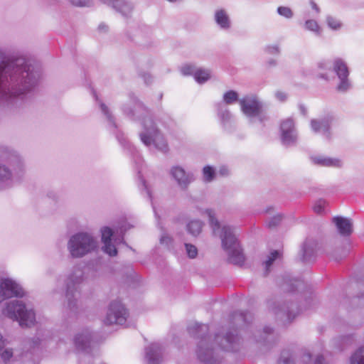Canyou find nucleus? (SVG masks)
<instances>
[{"mask_svg":"<svg viewBox=\"0 0 364 364\" xmlns=\"http://www.w3.org/2000/svg\"><path fill=\"white\" fill-rule=\"evenodd\" d=\"M40 344V338L35 336L25 341L26 351L14 350L0 333V363L11 362L12 364H37L34 359V351Z\"/></svg>","mask_w":364,"mask_h":364,"instance_id":"nucleus-6","label":"nucleus"},{"mask_svg":"<svg viewBox=\"0 0 364 364\" xmlns=\"http://www.w3.org/2000/svg\"><path fill=\"white\" fill-rule=\"evenodd\" d=\"M342 341L345 343H348L351 341L352 337L350 336H345L341 338Z\"/></svg>","mask_w":364,"mask_h":364,"instance_id":"nucleus-62","label":"nucleus"},{"mask_svg":"<svg viewBox=\"0 0 364 364\" xmlns=\"http://www.w3.org/2000/svg\"><path fill=\"white\" fill-rule=\"evenodd\" d=\"M353 304H358V306H364V292L357 295L353 299Z\"/></svg>","mask_w":364,"mask_h":364,"instance_id":"nucleus-49","label":"nucleus"},{"mask_svg":"<svg viewBox=\"0 0 364 364\" xmlns=\"http://www.w3.org/2000/svg\"><path fill=\"white\" fill-rule=\"evenodd\" d=\"M215 176V171L213 167L210 166H205L203 169V180L205 182H210L213 180Z\"/></svg>","mask_w":364,"mask_h":364,"instance_id":"nucleus-35","label":"nucleus"},{"mask_svg":"<svg viewBox=\"0 0 364 364\" xmlns=\"http://www.w3.org/2000/svg\"><path fill=\"white\" fill-rule=\"evenodd\" d=\"M282 142L285 146L294 145L297 139V134L292 118H287L280 124Z\"/></svg>","mask_w":364,"mask_h":364,"instance_id":"nucleus-14","label":"nucleus"},{"mask_svg":"<svg viewBox=\"0 0 364 364\" xmlns=\"http://www.w3.org/2000/svg\"><path fill=\"white\" fill-rule=\"evenodd\" d=\"M3 314L14 321H18L21 326L31 327L35 323L34 311L27 308L21 301L13 300L7 302Z\"/></svg>","mask_w":364,"mask_h":364,"instance_id":"nucleus-8","label":"nucleus"},{"mask_svg":"<svg viewBox=\"0 0 364 364\" xmlns=\"http://www.w3.org/2000/svg\"><path fill=\"white\" fill-rule=\"evenodd\" d=\"M72 258H82L97 248V241L91 234L80 232L73 235L67 244Z\"/></svg>","mask_w":364,"mask_h":364,"instance_id":"nucleus-7","label":"nucleus"},{"mask_svg":"<svg viewBox=\"0 0 364 364\" xmlns=\"http://www.w3.org/2000/svg\"><path fill=\"white\" fill-rule=\"evenodd\" d=\"M310 5L312 8V9H314L316 13H319L320 11V9L318 8V6H317V4L314 1H310Z\"/></svg>","mask_w":364,"mask_h":364,"instance_id":"nucleus-59","label":"nucleus"},{"mask_svg":"<svg viewBox=\"0 0 364 364\" xmlns=\"http://www.w3.org/2000/svg\"><path fill=\"white\" fill-rule=\"evenodd\" d=\"M333 70L340 80L336 89L339 92H346L350 89L351 84L348 79L349 70L346 62L340 58L333 61Z\"/></svg>","mask_w":364,"mask_h":364,"instance_id":"nucleus-13","label":"nucleus"},{"mask_svg":"<svg viewBox=\"0 0 364 364\" xmlns=\"http://www.w3.org/2000/svg\"><path fill=\"white\" fill-rule=\"evenodd\" d=\"M292 305V304H290V306L289 304H284L278 308H274V314L277 316L282 314L283 316H287V318L289 321H291L296 316V314L293 315L291 314V309Z\"/></svg>","mask_w":364,"mask_h":364,"instance_id":"nucleus-28","label":"nucleus"},{"mask_svg":"<svg viewBox=\"0 0 364 364\" xmlns=\"http://www.w3.org/2000/svg\"><path fill=\"white\" fill-rule=\"evenodd\" d=\"M188 333L198 339L196 354L198 360L205 364H218V360L214 355V346L217 345L221 350L228 352L238 350L240 338L237 328L233 326L225 328L215 333L213 340L209 335V326L206 324L193 323L188 326Z\"/></svg>","mask_w":364,"mask_h":364,"instance_id":"nucleus-2","label":"nucleus"},{"mask_svg":"<svg viewBox=\"0 0 364 364\" xmlns=\"http://www.w3.org/2000/svg\"><path fill=\"white\" fill-rule=\"evenodd\" d=\"M326 22L328 27L333 30L340 29L342 25L339 20L332 16H328L326 17Z\"/></svg>","mask_w":364,"mask_h":364,"instance_id":"nucleus-40","label":"nucleus"},{"mask_svg":"<svg viewBox=\"0 0 364 364\" xmlns=\"http://www.w3.org/2000/svg\"><path fill=\"white\" fill-rule=\"evenodd\" d=\"M231 321L233 324L240 325V328L247 326L253 318L252 314L250 312L235 311L230 316Z\"/></svg>","mask_w":364,"mask_h":364,"instance_id":"nucleus-24","label":"nucleus"},{"mask_svg":"<svg viewBox=\"0 0 364 364\" xmlns=\"http://www.w3.org/2000/svg\"><path fill=\"white\" fill-rule=\"evenodd\" d=\"M70 2L76 6H90V0H69Z\"/></svg>","mask_w":364,"mask_h":364,"instance_id":"nucleus-48","label":"nucleus"},{"mask_svg":"<svg viewBox=\"0 0 364 364\" xmlns=\"http://www.w3.org/2000/svg\"><path fill=\"white\" fill-rule=\"evenodd\" d=\"M275 96L277 97V100H279V101H284L286 99H287V95L284 92H280V91H278L275 93Z\"/></svg>","mask_w":364,"mask_h":364,"instance_id":"nucleus-54","label":"nucleus"},{"mask_svg":"<svg viewBox=\"0 0 364 364\" xmlns=\"http://www.w3.org/2000/svg\"><path fill=\"white\" fill-rule=\"evenodd\" d=\"M302 360L304 363H309L311 360V355L309 353H304L302 355Z\"/></svg>","mask_w":364,"mask_h":364,"instance_id":"nucleus-56","label":"nucleus"},{"mask_svg":"<svg viewBox=\"0 0 364 364\" xmlns=\"http://www.w3.org/2000/svg\"><path fill=\"white\" fill-rule=\"evenodd\" d=\"M350 364H364V347L359 348L350 357Z\"/></svg>","mask_w":364,"mask_h":364,"instance_id":"nucleus-31","label":"nucleus"},{"mask_svg":"<svg viewBox=\"0 0 364 364\" xmlns=\"http://www.w3.org/2000/svg\"><path fill=\"white\" fill-rule=\"evenodd\" d=\"M242 112L249 119L250 123L257 119L260 123L268 117L263 112V103L255 95L245 96L239 100Z\"/></svg>","mask_w":364,"mask_h":364,"instance_id":"nucleus-9","label":"nucleus"},{"mask_svg":"<svg viewBox=\"0 0 364 364\" xmlns=\"http://www.w3.org/2000/svg\"><path fill=\"white\" fill-rule=\"evenodd\" d=\"M318 77L321 78V79H323L325 80H329V77L327 75L326 73H320L318 74Z\"/></svg>","mask_w":364,"mask_h":364,"instance_id":"nucleus-60","label":"nucleus"},{"mask_svg":"<svg viewBox=\"0 0 364 364\" xmlns=\"http://www.w3.org/2000/svg\"><path fill=\"white\" fill-rule=\"evenodd\" d=\"M339 234L344 237L349 236L353 232L352 223L350 219L336 216L333 218Z\"/></svg>","mask_w":364,"mask_h":364,"instance_id":"nucleus-21","label":"nucleus"},{"mask_svg":"<svg viewBox=\"0 0 364 364\" xmlns=\"http://www.w3.org/2000/svg\"><path fill=\"white\" fill-rule=\"evenodd\" d=\"M141 186H143V188H144V190L146 191L149 198H150V200H151V192L146 185V181L143 178H141Z\"/></svg>","mask_w":364,"mask_h":364,"instance_id":"nucleus-53","label":"nucleus"},{"mask_svg":"<svg viewBox=\"0 0 364 364\" xmlns=\"http://www.w3.org/2000/svg\"><path fill=\"white\" fill-rule=\"evenodd\" d=\"M91 92H92V96H93V97L95 98V100L96 101H98L99 100H98V97H97V95L96 92H95L93 89H92Z\"/></svg>","mask_w":364,"mask_h":364,"instance_id":"nucleus-64","label":"nucleus"},{"mask_svg":"<svg viewBox=\"0 0 364 364\" xmlns=\"http://www.w3.org/2000/svg\"><path fill=\"white\" fill-rule=\"evenodd\" d=\"M102 241V242L112 241V237L113 236L114 232L109 227H103L101 229Z\"/></svg>","mask_w":364,"mask_h":364,"instance_id":"nucleus-41","label":"nucleus"},{"mask_svg":"<svg viewBox=\"0 0 364 364\" xmlns=\"http://www.w3.org/2000/svg\"><path fill=\"white\" fill-rule=\"evenodd\" d=\"M277 13L284 18H291L293 16V12L290 8L287 6H279L277 9Z\"/></svg>","mask_w":364,"mask_h":364,"instance_id":"nucleus-42","label":"nucleus"},{"mask_svg":"<svg viewBox=\"0 0 364 364\" xmlns=\"http://www.w3.org/2000/svg\"><path fill=\"white\" fill-rule=\"evenodd\" d=\"M238 100V94L234 90H229L224 93L223 101L228 105L233 104Z\"/></svg>","mask_w":364,"mask_h":364,"instance_id":"nucleus-34","label":"nucleus"},{"mask_svg":"<svg viewBox=\"0 0 364 364\" xmlns=\"http://www.w3.org/2000/svg\"><path fill=\"white\" fill-rule=\"evenodd\" d=\"M98 30L100 31H106L107 30V27L106 25L101 23L98 26Z\"/></svg>","mask_w":364,"mask_h":364,"instance_id":"nucleus-61","label":"nucleus"},{"mask_svg":"<svg viewBox=\"0 0 364 364\" xmlns=\"http://www.w3.org/2000/svg\"><path fill=\"white\" fill-rule=\"evenodd\" d=\"M299 109H300L301 113L303 115H306V107L304 105H300L299 106Z\"/></svg>","mask_w":364,"mask_h":364,"instance_id":"nucleus-63","label":"nucleus"},{"mask_svg":"<svg viewBox=\"0 0 364 364\" xmlns=\"http://www.w3.org/2000/svg\"><path fill=\"white\" fill-rule=\"evenodd\" d=\"M100 107L101 110L103 112V114L106 116L108 122L110 123L111 126L114 129H117V125L114 122L112 115L111 114V113L109 111L108 107L104 103H102L101 102H100Z\"/></svg>","mask_w":364,"mask_h":364,"instance_id":"nucleus-36","label":"nucleus"},{"mask_svg":"<svg viewBox=\"0 0 364 364\" xmlns=\"http://www.w3.org/2000/svg\"><path fill=\"white\" fill-rule=\"evenodd\" d=\"M318 68L322 70H326L330 68V66L327 62L321 61L318 63Z\"/></svg>","mask_w":364,"mask_h":364,"instance_id":"nucleus-51","label":"nucleus"},{"mask_svg":"<svg viewBox=\"0 0 364 364\" xmlns=\"http://www.w3.org/2000/svg\"><path fill=\"white\" fill-rule=\"evenodd\" d=\"M142 78L144 80L146 84H149L151 82V76L149 73H144L141 75Z\"/></svg>","mask_w":364,"mask_h":364,"instance_id":"nucleus-57","label":"nucleus"},{"mask_svg":"<svg viewBox=\"0 0 364 364\" xmlns=\"http://www.w3.org/2000/svg\"><path fill=\"white\" fill-rule=\"evenodd\" d=\"M116 137L121 145L132 155L135 162L140 163L141 161V156L136 148L125 139L124 134L117 132Z\"/></svg>","mask_w":364,"mask_h":364,"instance_id":"nucleus-23","label":"nucleus"},{"mask_svg":"<svg viewBox=\"0 0 364 364\" xmlns=\"http://www.w3.org/2000/svg\"><path fill=\"white\" fill-rule=\"evenodd\" d=\"M311 160L314 164L320 166L338 168L342 166L341 160L325 156H314L311 157Z\"/></svg>","mask_w":364,"mask_h":364,"instance_id":"nucleus-22","label":"nucleus"},{"mask_svg":"<svg viewBox=\"0 0 364 364\" xmlns=\"http://www.w3.org/2000/svg\"><path fill=\"white\" fill-rule=\"evenodd\" d=\"M129 228H130L129 225H127V224L123 223L116 229V232L119 234V236L118 237L114 238V242L117 245L122 243V244L125 245L126 246H127V244L124 242V235L125 232Z\"/></svg>","mask_w":364,"mask_h":364,"instance_id":"nucleus-32","label":"nucleus"},{"mask_svg":"<svg viewBox=\"0 0 364 364\" xmlns=\"http://www.w3.org/2000/svg\"><path fill=\"white\" fill-rule=\"evenodd\" d=\"M317 242L312 238H307L304 242L301 252V260L304 262H311L316 257Z\"/></svg>","mask_w":364,"mask_h":364,"instance_id":"nucleus-18","label":"nucleus"},{"mask_svg":"<svg viewBox=\"0 0 364 364\" xmlns=\"http://www.w3.org/2000/svg\"><path fill=\"white\" fill-rule=\"evenodd\" d=\"M198 69L193 65H186L181 69V72L183 75H193L195 76V72Z\"/></svg>","mask_w":364,"mask_h":364,"instance_id":"nucleus-43","label":"nucleus"},{"mask_svg":"<svg viewBox=\"0 0 364 364\" xmlns=\"http://www.w3.org/2000/svg\"><path fill=\"white\" fill-rule=\"evenodd\" d=\"M170 173L181 188L183 190L186 189L188 186L193 180L192 174L186 173L182 167L178 166L172 167Z\"/></svg>","mask_w":364,"mask_h":364,"instance_id":"nucleus-17","label":"nucleus"},{"mask_svg":"<svg viewBox=\"0 0 364 364\" xmlns=\"http://www.w3.org/2000/svg\"><path fill=\"white\" fill-rule=\"evenodd\" d=\"M203 223L199 220L190 221L187 225L188 232L193 236L198 235L202 230Z\"/></svg>","mask_w":364,"mask_h":364,"instance_id":"nucleus-29","label":"nucleus"},{"mask_svg":"<svg viewBox=\"0 0 364 364\" xmlns=\"http://www.w3.org/2000/svg\"><path fill=\"white\" fill-rule=\"evenodd\" d=\"M205 213L209 218V224L213 235H218L221 239L223 247L228 256V261L234 264H243L245 255L235 236L234 228L229 225H224L220 228V223L215 218L213 210L207 209Z\"/></svg>","mask_w":364,"mask_h":364,"instance_id":"nucleus-4","label":"nucleus"},{"mask_svg":"<svg viewBox=\"0 0 364 364\" xmlns=\"http://www.w3.org/2000/svg\"><path fill=\"white\" fill-rule=\"evenodd\" d=\"M332 120L331 116H327L321 120L312 119L311 121V129L315 133L321 134L326 139H330V127Z\"/></svg>","mask_w":364,"mask_h":364,"instance_id":"nucleus-16","label":"nucleus"},{"mask_svg":"<svg viewBox=\"0 0 364 364\" xmlns=\"http://www.w3.org/2000/svg\"><path fill=\"white\" fill-rule=\"evenodd\" d=\"M283 286L286 291L293 292L301 286H304V282L300 279L292 278L290 276H287L284 278Z\"/></svg>","mask_w":364,"mask_h":364,"instance_id":"nucleus-25","label":"nucleus"},{"mask_svg":"<svg viewBox=\"0 0 364 364\" xmlns=\"http://www.w3.org/2000/svg\"><path fill=\"white\" fill-rule=\"evenodd\" d=\"M217 109L218 115L222 124L225 126L226 124L230 122L232 117L231 114L222 102L217 105Z\"/></svg>","mask_w":364,"mask_h":364,"instance_id":"nucleus-27","label":"nucleus"},{"mask_svg":"<svg viewBox=\"0 0 364 364\" xmlns=\"http://www.w3.org/2000/svg\"><path fill=\"white\" fill-rule=\"evenodd\" d=\"M128 311L120 301L116 300L110 303L104 323L107 325H124L128 317Z\"/></svg>","mask_w":364,"mask_h":364,"instance_id":"nucleus-11","label":"nucleus"},{"mask_svg":"<svg viewBox=\"0 0 364 364\" xmlns=\"http://www.w3.org/2000/svg\"><path fill=\"white\" fill-rule=\"evenodd\" d=\"M304 26L306 30L312 31L317 35L320 34L321 29L318 23L316 21L307 20L305 22Z\"/></svg>","mask_w":364,"mask_h":364,"instance_id":"nucleus-37","label":"nucleus"},{"mask_svg":"<svg viewBox=\"0 0 364 364\" xmlns=\"http://www.w3.org/2000/svg\"><path fill=\"white\" fill-rule=\"evenodd\" d=\"M210 77V72L208 69L198 68L195 72V80L200 84L206 82Z\"/></svg>","mask_w":364,"mask_h":364,"instance_id":"nucleus-30","label":"nucleus"},{"mask_svg":"<svg viewBox=\"0 0 364 364\" xmlns=\"http://www.w3.org/2000/svg\"><path fill=\"white\" fill-rule=\"evenodd\" d=\"M171 241V239L168 235H164L160 238V242L161 244H164L168 245Z\"/></svg>","mask_w":364,"mask_h":364,"instance_id":"nucleus-52","label":"nucleus"},{"mask_svg":"<svg viewBox=\"0 0 364 364\" xmlns=\"http://www.w3.org/2000/svg\"><path fill=\"white\" fill-rule=\"evenodd\" d=\"M23 174V165L19 156L7 147H0V189L18 183Z\"/></svg>","mask_w":364,"mask_h":364,"instance_id":"nucleus-5","label":"nucleus"},{"mask_svg":"<svg viewBox=\"0 0 364 364\" xmlns=\"http://www.w3.org/2000/svg\"><path fill=\"white\" fill-rule=\"evenodd\" d=\"M103 251L109 256H115L117 254V250L114 245L112 244V241L103 242Z\"/></svg>","mask_w":364,"mask_h":364,"instance_id":"nucleus-38","label":"nucleus"},{"mask_svg":"<svg viewBox=\"0 0 364 364\" xmlns=\"http://www.w3.org/2000/svg\"><path fill=\"white\" fill-rule=\"evenodd\" d=\"M104 4L112 5L124 17H128L133 9V4L127 0H100Z\"/></svg>","mask_w":364,"mask_h":364,"instance_id":"nucleus-20","label":"nucleus"},{"mask_svg":"<svg viewBox=\"0 0 364 364\" xmlns=\"http://www.w3.org/2000/svg\"><path fill=\"white\" fill-rule=\"evenodd\" d=\"M273 332V329L269 326H265L263 329L264 337H261L259 339H256L257 342H265L267 339V337L272 334Z\"/></svg>","mask_w":364,"mask_h":364,"instance_id":"nucleus-47","label":"nucleus"},{"mask_svg":"<svg viewBox=\"0 0 364 364\" xmlns=\"http://www.w3.org/2000/svg\"><path fill=\"white\" fill-rule=\"evenodd\" d=\"M186 252L190 258H195L198 255V250L196 246L185 243Z\"/></svg>","mask_w":364,"mask_h":364,"instance_id":"nucleus-44","label":"nucleus"},{"mask_svg":"<svg viewBox=\"0 0 364 364\" xmlns=\"http://www.w3.org/2000/svg\"><path fill=\"white\" fill-rule=\"evenodd\" d=\"M146 358L149 364H160L162 360L161 346L155 343L146 348Z\"/></svg>","mask_w":364,"mask_h":364,"instance_id":"nucleus-19","label":"nucleus"},{"mask_svg":"<svg viewBox=\"0 0 364 364\" xmlns=\"http://www.w3.org/2000/svg\"><path fill=\"white\" fill-rule=\"evenodd\" d=\"M26 291L16 281L11 278L0 280V299L4 300L12 297H23Z\"/></svg>","mask_w":364,"mask_h":364,"instance_id":"nucleus-12","label":"nucleus"},{"mask_svg":"<svg viewBox=\"0 0 364 364\" xmlns=\"http://www.w3.org/2000/svg\"><path fill=\"white\" fill-rule=\"evenodd\" d=\"M83 272L80 267H75L68 275L66 280V294L68 308L74 311L77 307V301L80 295L79 287L83 282Z\"/></svg>","mask_w":364,"mask_h":364,"instance_id":"nucleus-10","label":"nucleus"},{"mask_svg":"<svg viewBox=\"0 0 364 364\" xmlns=\"http://www.w3.org/2000/svg\"><path fill=\"white\" fill-rule=\"evenodd\" d=\"M326 201L323 200H317L314 205V211L318 214H321L324 211Z\"/></svg>","mask_w":364,"mask_h":364,"instance_id":"nucleus-45","label":"nucleus"},{"mask_svg":"<svg viewBox=\"0 0 364 364\" xmlns=\"http://www.w3.org/2000/svg\"><path fill=\"white\" fill-rule=\"evenodd\" d=\"M74 343L78 352L89 354L95 346L94 336L88 329L83 330L75 336Z\"/></svg>","mask_w":364,"mask_h":364,"instance_id":"nucleus-15","label":"nucleus"},{"mask_svg":"<svg viewBox=\"0 0 364 364\" xmlns=\"http://www.w3.org/2000/svg\"><path fill=\"white\" fill-rule=\"evenodd\" d=\"M215 20L221 28L226 29L230 27V20L224 10L221 9L215 12Z\"/></svg>","mask_w":364,"mask_h":364,"instance_id":"nucleus-26","label":"nucleus"},{"mask_svg":"<svg viewBox=\"0 0 364 364\" xmlns=\"http://www.w3.org/2000/svg\"><path fill=\"white\" fill-rule=\"evenodd\" d=\"M282 215H279V214L273 216L272 218H271L269 219V220L267 223L268 227L270 228L276 227L277 225H278L279 224V223L282 220Z\"/></svg>","mask_w":364,"mask_h":364,"instance_id":"nucleus-46","label":"nucleus"},{"mask_svg":"<svg viewBox=\"0 0 364 364\" xmlns=\"http://www.w3.org/2000/svg\"><path fill=\"white\" fill-rule=\"evenodd\" d=\"M40 70L23 57L7 56L0 49V103L10 105L37 85Z\"/></svg>","mask_w":364,"mask_h":364,"instance_id":"nucleus-1","label":"nucleus"},{"mask_svg":"<svg viewBox=\"0 0 364 364\" xmlns=\"http://www.w3.org/2000/svg\"><path fill=\"white\" fill-rule=\"evenodd\" d=\"M280 255V252L278 250H274L271 252L270 255L268 256L267 259L264 262V265L265 267V274H267L269 272V268L274 262L276 259H277Z\"/></svg>","mask_w":364,"mask_h":364,"instance_id":"nucleus-33","label":"nucleus"},{"mask_svg":"<svg viewBox=\"0 0 364 364\" xmlns=\"http://www.w3.org/2000/svg\"><path fill=\"white\" fill-rule=\"evenodd\" d=\"M267 51L270 54H278L279 49L277 46H271L267 48Z\"/></svg>","mask_w":364,"mask_h":364,"instance_id":"nucleus-50","label":"nucleus"},{"mask_svg":"<svg viewBox=\"0 0 364 364\" xmlns=\"http://www.w3.org/2000/svg\"><path fill=\"white\" fill-rule=\"evenodd\" d=\"M292 355L289 350H283L277 364H294Z\"/></svg>","mask_w":364,"mask_h":364,"instance_id":"nucleus-39","label":"nucleus"},{"mask_svg":"<svg viewBox=\"0 0 364 364\" xmlns=\"http://www.w3.org/2000/svg\"><path fill=\"white\" fill-rule=\"evenodd\" d=\"M314 364H327V363L325 362V360H324V358L323 357V355H319L316 357V358L314 361Z\"/></svg>","mask_w":364,"mask_h":364,"instance_id":"nucleus-55","label":"nucleus"},{"mask_svg":"<svg viewBox=\"0 0 364 364\" xmlns=\"http://www.w3.org/2000/svg\"><path fill=\"white\" fill-rule=\"evenodd\" d=\"M122 109L130 119L141 121L143 131L140 132L139 137L146 146L153 145L163 153L168 151V144L154 122L149 111L133 94L129 95V102L124 105Z\"/></svg>","mask_w":364,"mask_h":364,"instance_id":"nucleus-3","label":"nucleus"},{"mask_svg":"<svg viewBox=\"0 0 364 364\" xmlns=\"http://www.w3.org/2000/svg\"><path fill=\"white\" fill-rule=\"evenodd\" d=\"M218 173L221 176H225L228 173V170L225 166H221L218 171Z\"/></svg>","mask_w":364,"mask_h":364,"instance_id":"nucleus-58","label":"nucleus"}]
</instances>
